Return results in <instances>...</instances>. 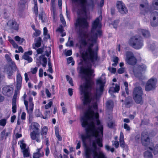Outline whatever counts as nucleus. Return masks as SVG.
Listing matches in <instances>:
<instances>
[{"label": "nucleus", "instance_id": "54", "mask_svg": "<svg viewBox=\"0 0 158 158\" xmlns=\"http://www.w3.org/2000/svg\"><path fill=\"white\" fill-rule=\"evenodd\" d=\"M124 69L123 68H121L118 69V73L122 74L124 72Z\"/></svg>", "mask_w": 158, "mask_h": 158}, {"label": "nucleus", "instance_id": "50", "mask_svg": "<svg viewBox=\"0 0 158 158\" xmlns=\"http://www.w3.org/2000/svg\"><path fill=\"white\" fill-rule=\"evenodd\" d=\"M140 9L141 10H143L144 9H145L148 6V5L147 4H141L140 5Z\"/></svg>", "mask_w": 158, "mask_h": 158}, {"label": "nucleus", "instance_id": "21", "mask_svg": "<svg viewBox=\"0 0 158 158\" xmlns=\"http://www.w3.org/2000/svg\"><path fill=\"white\" fill-rule=\"evenodd\" d=\"M139 31L145 37H148L150 36V33L147 30L140 29L139 30Z\"/></svg>", "mask_w": 158, "mask_h": 158}, {"label": "nucleus", "instance_id": "39", "mask_svg": "<svg viewBox=\"0 0 158 158\" xmlns=\"http://www.w3.org/2000/svg\"><path fill=\"white\" fill-rule=\"evenodd\" d=\"M66 79L70 85L72 86H73V85L72 78L68 75H66Z\"/></svg>", "mask_w": 158, "mask_h": 158}, {"label": "nucleus", "instance_id": "23", "mask_svg": "<svg viewBox=\"0 0 158 158\" xmlns=\"http://www.w3.org/2000/svg\"><path fill=\"white\" fill-rule=\"evenodd\" d=\"M22 152L24 157H27L30 156V153L28 148H27L26 149L22 150Z\"/></svg>", "mask_w": 158, "mask_h": 158}, {"label": "nucleus", "instance_id": "34", "mask_svg": "<svg viewBox=\"0 0 158 158\" xmlns=\"http://www.w3.org/2000/svg\"><path fill=\"white\" fill-rule=\"evenodd\" d=\"M44 36H45V37L46 38H50V35L48 34V30L47 28L46 27H44Z\"/></svg>", "mask_w": 158, "mask_h": 158}, {"label": "nucleus", "instance_id": "26", "mask_svg": "<svg viewBox=\"0 0 158 158\" xmlns=\"http://www.w3.org/2000/svg\"><path fill=\"white\" fill-rule=\"evenodd\" d=\"M35 115L36 117H40L43 118L44 119H46V117H44V116L42 115L39 109H37L35 111Z\"/></svg>", "mask_w": 158, "mask_h": 158}, {"label": "nucleus", "instance_id": "15", "mask_svg": "<svg viewBox=\"0 0 158 158\" xmlns=\"http://www.w3.org/2000/svg\"><path fill=\"white\" fill-rule=\"evenodd\" d=\"M32 51H29L24 53V55L23 56V58L24 60H27L28 62H31L32 61V59L29 56L32 55Z\"/></svg>", "mask_w": 158, "mask_h": 158}, {"label": "nucleus", "instance_id": "16", "mask_svg": "<svg viewBox=\"0 0 158 158\" xmlns=\"http://www.w3.org/2000/svg\"><path fill=\"white\" fill-rule=\"evenodd\" d=\"M119 86L117 84L115 85V87L112 86L110 88L109 92L113 97H114L115 96L114 95H113V93L118 92L119 91Z\"/></svg>", "mask_w": 158, "mask_h": 158}, {"label": "nucleus", "instance_id": "32", "mask_svg": "<svg viewBox=\"0 0 158 158\" xmlns=\"http://www.w3.org/2000/svg\"><path fill=\"white\" fill-rule=\"evenodd\" d=\"M22 78L21 74L19 73H18L17 76V83H22Z\"/></svg>", "mask_w": 158, "mask_h": 158}, {"label": "nucleus", "instance_id": "61", "mask_svg": "<svg viewBox=\"0 0 158 158\" xmlns=\"http://www.w3.org/2000/svg\"><path fill=\"white\" fill-rule=\"evenodd\" d=\"M43 71L42 68L40 69L39 70V75L40 77H42L43 75Z\"/></svg>", "mask_w": 158, "mask_h": 158}, {"label": "nucleus", "instance_id": "51", "mask_svg": "<svg viewBox=\"0 0 158 158\" xmlns=\"http://www.w3.org/2000/svg\"><path fill=\"white\" fill-rule=\"evenodd\" d=\"M151 26L153 27H156L158 26V23L157 22L152 21L151 22Z\"/></svg>", "mask_w": 158, "mask_h": 158}, {"label": "nucleus", "instance_id": "2", "mask_svg": "<svg viewBox=\"0 0 158 158\" xmlns=\"http://www.w3.org/2000/svg\"><path fill=\"white\" fill-rule=\"evenodd\" d=\"M73 10L78 13L81 12V9L85 12L89 10H93L97 0H72Z\"/></svg>", "mask_w": 158, "mask_h": 158}, {"label": "nucleus", "instance_id": "7", "mask_svg": "<svg viewBox=\"0 0 158 158\" xmlns=\"http://www.w3.org/2000/svg\"><path fill=\"white\" fill-rule=\"evenodd\" d=\"M126 55V57L125 60L127 63L131 65H134L136 64L137 59L132 52H127Z\"/></svg>", "mask_w": 158, "mask_h": 158}, {"label": "nucleus", "instance_id": "11", "mask_svg": "<svg viewBox=\"0 0 158 158\" xmlns=\"http://www.w3.org/2000/svg\"><path fill=\"white\" fill-rule=\"evenodd\" d=\"M117 6L118 11L121 14H126L128 10L125 5L122 1H117Z\"/></svg>", "mask_w": 158, "mask_h": 158}, {"label": "nucleus", "instance_id": "22", "mask_svg": "<svg viewBox=\"0 0 158 158\" xmlns=\"http://www.w3.org/2000/svg\"><path fill=\"white\" fill-rule=\"evenodd\" d=\"M11 132L9 131H6L5 130H4L1 132V135L2 138L5 137V139L8 136L11 135Z\"/></svg>", "mask_w": 158, "mask_h": 158}, {"label": "nucleus", "instance_id": "18", "mask_svg": "<svg viewBox=\"0 0 158 158\" xmlns=\"http://www.w3.org/2000/svg\"><path fill=\"white\" fill-rule=\"evenodd\" d=\"M41 148H37V152L33 154V158H40L44 156V154L43 152H41Z\"/></svg>", "mask_w": 158, "mask_h": 158}, {"label": "nucleus", "instance_id": "57", "mask_svg": "<svg viewBox=\"0 0 158 158\" xmlns=\"http://www.w3.org/2000/svg\"><path fill=\"white\" fill-rule=\"evenodd\" d=\"M72 54V51L71 50H69L65 52V55L66 56H69L71 55Z\"/></svg>", "mask_w": 158, "mask_h": 158}, {"label": "nucleus", "instance_id": "44", "mask_svg": "<svg viewBox=\"0 0 158 158\" xmlns=\"http://www.w3.org/2000/svg\"><path fill=\"white\" fill-rule=\"evenodd\" d=\"M153 4L155 5V9L158 10V0H154Z\"/></svg>", "mask_w": 158, "mask_h": 158}, {"label": "nucleus", "instance_id": "37", "mask_svg": "<svg viewBox=\"0 0 158 158\" xmlns=\"http://www.w3.org/2000/svg\"><path fill=\"white\" fill-rule=\"evenodd\" d=\"M7 73L8 74V77L9 78H11V76L12 74V70L9 67L7 69V70L6 71Z\"/></svg>", "mask_w": 158, "mask_h": 158}, {"label": "nucleus", "instance_id": "49", "mask_svg": "<svg viewBox=\"0 0 158 158\" xmlns=\"http://www.w3.org/2000/svg\"><path fill=\"white\" fill-rule=\"evenodd\" d=\"M32 112H27L28 114H29V119L30 122L32 121Z\"/></svg>", "mask_w": 158, "mask_h": 158}, {"label": "nucleus", "instance_id": "13", "mask_svg": "<svg viewBox=\"0 0 158 158\" xmlns=\"http://www.w3.org/2000/svg\"><path fill=\"white\" fill-rule=\"evenodd\" d=\"M32 97H30L28 102L24 104L27 112H33L34 104L32 102Z\"/></svg>", "mask_w": 158, "mask_h": 158}, {"label": "nucleus", "instance_id": "48", "mask_svg": "<svg viewBox=\"0 0 158 158\" xmlns=\"http://www.w3.org/2000/svg\"><path fill=\"white\" fill-rule=\"evenodd\" d=\"M52 104V101H50L45 106V108L46 109L50 108Z\"/></svg>", "mask_w": 158, "mask_h": 158}, {"label": "nucleus", "instance_id": "38", "mask_svg": "<svg viewBox=\"0 0 158 158\" xmlns=\"http://www.w3.org/2000/svg\"><path fill=\"white\" fill-rule=\"evenodd\" d=\"M35 32L33 34V37H37L40 35L41 33V31H40L36 29L35 30Z\"/></svg>", "mask_w": 158, "mask_h": 158}, {"label": "nucleus", "instance_id": "36", "mask_svg": "<svg viewBox=\"0 0 158 158\" xmlns=\"http://www.w3.org/2000/svg\"><path fill=\"white\" fill-rule=\"evenodd\" d=\"M34 12L36 15H37L38 13V8L37 3V2H34Z\"/></svg>", "mask_w": 158, "mask_h": 158}, {"label": "nucleus", "instance_id": "52", "mask_svg": "<svg viewBox=\"0 0 158 158\" xmlns=\"http://www.w3.org/2000/svg\"><path fill=\"white\" fill-rule=\"evenodd\" d=\"M120 146L122 148H124L125 147V143L124 139L119 140Z\"/></svg>", "mask_w": 158, "mask_h": 158}, {"label": "nucleus", "instance_id": "10", "mask_svg": "<svg viewBox=\"0 0 158 158\" xmlns=\"http://www.w3.org/2000/svg\"><path fill=\"white\" fill-rule=\"evenodd\" d=\"M6 27L8 29L17 30L19 29V25L15 19H11L8 22Z\"/></svg>", "mask_w": 158, "mask_h": 158}, {"label": "nucleus", "instance_id": "17", "mask_svg": "<svg viewBox=\"0 0 158 158\" xmlns=\"http://www.w3.org/2000/svg\"><path fill=\"white\" fill-rule=\"evenodd\" d=\"M5 57L7 60L8 62H9L10 63L12 64V69L14 71H16L17 69V68L15 64V63L12 60L9 55L6 54L5 55Z\"/></svg>", "mask_w": 158, "mask_h": 158}, {"label": "nucleus", "instance_id": "12", "mask_svg": "<svg viewBox=\"0 0 158 158\" xmlns=\"http://www.w3.org/2000/svg\"><path fill=\"white\" fill-rule=\"evenodd\" d=\"M36 62L38 67L42 64L43 67H45L47 63V59L44 55H41L36 58Z\"/></svg>", "mask_w": 158, "mask_h": 158}, {"label": "nucleus", "instance_id": "8", "mask_svg": "<svg viewBox=\"0 0 158 158\" xmlns=\"http://www.w3.org/2000/svg\"><path fill=\"white\" fill-rule=\"evenodd\" d=\"M157 79L155 78H152L147 82L145 86L146 91H149L154 89L156 87Z\"/></svg>", "mask_w": 158, "mask_h": 158}, {"label": "nucleus", "instance_id": "4", "mask_svg": "<svg viewBox=\"0 0 158 158\" xmlns=\"http://www.w3.org/2000/svg\"><path fill=\"white\" fill-rule=\"evenodd\" d=\"M31 127L34 131L31 132L30 136L32 140L35 139L37 142H40L41 141V138L39 133L36 132L35 131H38L40 128V126L39 124L36 122L32 123Z\"/></svg>", "mask_w": 158, "mask_h": 158}, {"label": "nucleus", "instance_id": "62", "mask_svg": "<svg viewBox=\"0 0 158 158\" xmlns=\"http://www.w3.org/2000/svg\"><path fill=\"white\" fill-rule=\"evenodd\" d=\"M124 127L127 131H129L130 130V127L126 123L124 124Z\"/></svg>", "mask_w": 158, "mask_h": 158}, {"label": "nucleus", "instance_id": "56", "mask_svg": "<svg viewBox=\"0 0 158 158\" xmlns=\"http://www.w3.org/2000/svg\"><path fill=\"white\" fill-rule=\"evenodd\" d=\"M44 13L43 12H42L40 13V14L39 15V18L41 19L43 22H44L43 20V16L44 15Z\"/></svg>", "mask_w": 158, "mask_h": 158}, {"label": "nucleus", "instance_id": "9", "mask_svg": "<svg viewBox=\"0 0 158 158\" xmlns=\"http://www.w3.org/2000/svg\"><path fill=\"white\" fill-rule=\"evenodd\" d=\"M141 142L143 145L147 146L150 144V140L148 132H143L141 134Z\"/></svg>", "mask_w": 158, "mask_h": 158}, {"label": "nucleus", "instance_id": "63", "mask_svg": "<svg viewBox=\"0 0 158 158\" xmlns=\"http://www.w3.org/2000/svg\"><path fill=\"white\" fill-rule=\"evenodd\" d=\"M50 153L49 149L48 147H47L45 149V155L48 156Z\"/></svg>", "mask_w": 158, "mask_h": 158}, {"label": "nucleus", "instance_id": "46", "mask_svg": "<svg viewBox=\"0 0 158 158\" xmlns=\"http://www.w3.org/2000/svg\"><path fill=\"white\" fill-rule=\"evenodd\" d=\"M30 73V72H28V73H25L24 74L25 79L26 82H27L29 80V78L28 77V74L29 75Z\"/></svg>", "mask_w": 158, "mask_h": 158}, {"label": "nucleus", "instance_id": "24", "mask_svg": "<svg viewBox=\"0 0 158 158\" xmlns=\"http://www.w3.org/2000/svg\"><path fill=\"white\" fill-rule=\"evenodd\" d=\"M18 143L19 144L20 147L21 149L23 150V149H26V144L25 143L24 140H22L19 141Z\"/></svg>", "mask_w": 158, "mask_h": 158}, {"label": "nucleus", "instance_id": "42", "mask_svg": "<svg viewBox=\"0 0 158 158\" xmlns=\"http://www.w3.org/2000/svg\"><path fill=\"white\" fill-rule=\"evenodd\" d=\"M124 85L125 86V91L126 94L128 95L129 94L128 88V84L127 82H124Z\"/></svg>", "mask_w": 158, "mask_h": 158}, {"label": "nucleus", "instance_id": "43", "mask_svg": "<svg viewBox=\"0 0 158 158\" xmlns=\"http://www.w3.org/2000/svg\"><path fill=\"white\" fill-rule=\"evenodd\" d=\"M108 70L111 73H115L116 72V69L115 68L109 67L108 68Z\"/></svg>", "mask_w": 158, "mask_h": 158}, {"label": "nucleus", "instance_id": "29", "mask_svg": "<svg viewBox=\"0 0 158 158\" xmlns=\"http://www.w3.org/2000/svg\"><path fill=\"white\" fill-rule=\"evenodd\" d=\"M42 41L41 38L39 37L37 38L36 43L35 44V47L38 48L40 47L41 44V42Z\"/></svg>", "mask_w": 158, "mask_h": 158}, {"label": "nucleus", "instance_id": "60", "mask_svg": "<svg viewBox=\"0 0 158 158\" xmlns=\"http://www.w3.org/2000/svg\"><path fill=\"white\" fill-rule=\"evenodd\" d=\"M26 115V114L25 112H22L21 116V119L22 120L25 119Z\"/></svg>", "mask_w": 158, "mask_h": 158}, {"label": "nucleus", "instance_id": "58", "mask_svg": "<svg viewBox=\"0 0 158 158\" xmlns=\"http://www.w3.org/2000/svg\"><path fill=\"white\" fill-rule=\"evenodd\" d=\"M27 96V95L26 94V93H25L24 94L23 96V97L22 98L23 99V100L24 103V104L28 102V101H27L26 100V98Z\"/></svg>", "mask_w": 158, "mask_h": 158}, {"label": "nucleus", "instance_id": "28", "mask_svg": "<svg viewBox=\"0 0 158 158\" xmlns=\"http://www.w3.org/2000/svg\"><path fill=\"white\" fill-rule=\"evenodd\" d=\"M144 155L145 158H153L152 153L148 151L145 152Z\"/></svg>", "mask_w": 158, "mask_h": 158}, {"label": "nucleus", "instance_id": "47", "mask_svg": "<svg viewBox=\"0 0 158 158\" xmlns=\"http://www.w3.org/2000/svg\"><path fill=\"white\" fill-rule=\"evenodd\" d=\"M48 67H49V68L48 69V71L51 73H52V66L51 65V63L50 62V61L48 62Z\"/></svg>", "mask_w": 158, "mask_h": 158}, {"label": "nucleus", "instance_id": "5", "mask_svg": "<svg viewBox=\"0 0 158 158\" xmlns=\"http://www.w3.org/2000/svg\"><path fill=\"white\" fill-rule=\"evenodd\" d=\"M143 90L141 87L138 86L134 88L133 93V96L134 100L137 103H143Z\"/></svg>", "mask_w": 158, "mask_h": 158}, {"label": "nucleus", "instance_id": "55", "mask_svg": "<svg viewBox=\"0 0 158 158\" xmlns=\"http://www.w3.org/2000/svg\"><path fill=\"white\" fill-rule=\"evenodd\" d=\"M37 68L35 67V68L31 69V72L32 74H35L37 71Z\"/></svg>", "mask_w": 158, "mask_h": 158}, {"label": "nucleus", "instance_id": "27", "mask_svg": "<svg viewBox=\"0 0 158 158\" xmlns=\"http://www.w3.org/2000/svg\"><path fill=\"white\" fill-rule=\"evenodd\" d=\"M106 106L109 109H110L113 108V102L111 100L107 101L106 102Z\"/></svg>", "mask_w": 158, "mask_h": 158}, {"label": "nucleus", "instance_id": "30", "mask_svg": "<svg viewBox=\"0 0 158 158\" xmlns=\"http://www.w3.org/2000/svg\"><path fill=\"white\" fill-rule=\"evenodd\" d=\"M9 41L12 44L13 47L15 48H17L18 47V46L15 42L11 38L9 39Z\"/></svg>", "mask_w": 158, "mask_h": 158}, {"label": "nucleus", "instance_id": "33", "mask_svg": "<svg viewBox=\"0 0 158 158\" xmlns=\"http://www.w3.org/2000/svg\"><path fill=\"white\" fill-rule=\"evenodd\" d=\"M7 119L5 118H3L0 120V126L2 127H4L6 123Z\"/></svg>", "mask_w": 158, "mask_h": 158}, {"label": "nucleus", "instance_id": "41", "mask_svg": "<svg viewBox=\"0 0 158 158\" xmlns=\"http://www.w3.org/2000/svg\"><path fill=\"white\" fill-rule=\"evenodd\" d=\"M108 126L110 128H112L115 125V123L112 121H111L108 122Z\"/></svg>", "mask_w": 158, "mask_h": 158}, {"label": "nucleus", "instance_id": "25", "mask_svg": "<svg viewBox=\"0 0 158 158\" xmlns=\"http://www.w3.org/2000/svg\"><path fill=\"white\" fill-rule=\"evenodd\" d=\"M14 39L15 40L20 44H22L24 41V39L23 38H21L18 35L15 36Z\"/></svg>", "mask_w": 158, "mask_h": 158}, {"label": "nucleus", "instance_id": "19", "mask_svg": "<svg viewBox=\"0 0 158 158\" xmlns=\"http://www.w3.org/2000/svg\"><path fill=\"white\" fill-rule=\"evenodd\" d=\"M11 87L8 86H4L2 89V93L6 96H9L10 95Z\"/></svg>", "mask_w": 158, "mask_h": 158}, {"label": "nucleus", "instance_id": "31", "mask_svg": "<svg viewBox=\"0 0 158 158\" xmlns=\"http://www.w3.org/2000/svg\"><path fill=\"white\" fill-rule=\"evenodd\" d=\"M150 150L153 151L154 154H156L158 153V145H156L154 148V149L151 147H149Z\"/></svg>", "mask_w": 158, "mask_h": 158}, {"label": "nucleus", "instance_id": "59", "mask_svg": "<svg viewBox=\"0 0 158 158\" xmlns=\"http://www.w3.org/2000/svg\"><path fill=\"white\" fill-rule=\"evenodd\" d=\"M45 93L47 95V96L48 98H49L51 96V94L49 92L48 89H45Z\"/></svg>", "mask_w": 158, "mask_h": 158}, {"label": "nucleus", "instance_id": "6", "mask_svg": "<svg viewBox=\"0 0 158 158\" xmlns=\"http://www.w3.org/2000/svg\"><path fill=\"white\" fill-rule=\"evenodd\" d=\"M146 68V66L144 64L136 65L134 66L133 68V72L135 76L139 77L140 79H143L144 77L142 75V73L145 71Z\"/></svg>", "mask_w": 158, "mask_h": 158}, {"label": "nucleus", "instance_id": "35", "mask_svg": "<svg viewBox=\"0 0 158 158\" xmlns=\"http://www.w3.org/2000/svg\"><path fill=\"white\" fill-rule=\"evenodd\" d=\"M48 131V128L46 126H44L42 129L41 134L43 135V134L46 135Z\"/></svg>", "mask_w": 158, "mask_h": 158}, {"label": "nucleus", "instance_id": "45", "mask_svg": "<svg viewBox=\"0 0 158 158\" xmlns=\"http://www.w3.org/2000/svg\"><path fill=\"white\" fill-rule=\"evenodd\" d=\"M66 45L67 46H73V42L72 40L68 41L66 43Z\"/></svg>", "mask_w": 158, "mask_h": 158}, {"label": "nucleus", "instance_id": "40", "mask_svg": "<svg viewBox=\"0 0 158 158\" xmlns=\"http://www.w3.org/2000/svg\"><path fill=\"white\" fill-rule=\"evenodd\" d=\"M60 17L61 23L63 25L65 26L66 24V22L64 19L63 15L61 14H60Z\"/></svg>", "mask_w": 158, "mask_h": 158}, {"label": "nucleus", "instance_id": "53", "mask_svg": "<svg viewBox=\"0 0 158 158\" xmlns=\"http://www.w3.org/2000/svg\"><path fill=\"white\" fill-rule=\"evenodd\" d=\"M22 83H17L16 88L17 90H19L22 86Z\"/></svg>", "mask_w": 158, "mask_h": 158}, {"label": "nucleus", "instance_id": "14", "mask_svg": "<svg viewBox=\"0 0 158 158\" xmlns=\"http://www.w3.org/2000/svg\"><path fill=\"white\" fill-rule=\"evenodd\" d=\"M46 49V48H38L36 51L38 54H42L44 51V50L45 52L44 55H46L48 57L51 52L50 48L49 47L48 48H47Z\"/></svg>", "mask_w": 158, "mask_h": 158}, {"label": "nucleus", "instance_id": "3", "mask_svg": "<svg viewBox=\"0 0 158 158\" xmlns=\"http://www.w3.org/2000/svg\"><path fill=\"white\" fill-rule=\"evenodd\" d=\"M128 44L130 45L136 49L141 48L143 45L142 38L138 35L133 36L131 37L129 40Z\"/></svg>", "mask_w": 158, "mask_h": 158}, {"label": "nucleus", "instance_id": "1", "mask_svg": "<svg viewBox=\"0 0 158 158\" xmlns=\"http://www.w3.org/2000/svg\"><path fill=\"white\" fill-rule=\"evenodd\" d=\"M85 106L87 109L81 117V121L83 127L85 128V134L81 135L83 143L85 145L86 140L94 137L93 140V148H87L85 151L86 158H106L102 152L97 151V145L100 147L103 146V127L98 119V114L97 112V100H83Z\"/></svg>", "mask_w": 158, "mask_h": 158}, {"label": "nucleus", "instance_id": "64", "mask_svg": "<svg viewBox=\"0 0 158 158\" xmlns=\"http://www.w3.org/2000/svg\"><path fill=\"white\" fill-rule=\"evenodd\" d=\"M68 93L70 96H72L73 95V89L71 88H69L68 89Z\"/></svg>", "mask_w": 158, "mask_h": 158}, {"label": "nucleus", "instance_id": "20", "mask_svg": "<svg viewBox=\"0 0 158 158\" xmlns=\"http://www.w3.org/2000/svg\"><path fill=\"white\" fill-rule=\"evenodd\" d=\"M15 92L12 100V111L14 113H15L16 112L17 107L16 105V94Z\"/></svg>", "mask_w": 158, "mask_h": 158}]
</instances>
